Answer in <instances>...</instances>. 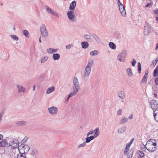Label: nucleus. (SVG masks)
Here are the masks:
<instances>
[{"instance_id":"1","label":"nucleus","mask_w":158,"mask_h":158,"mask_svg":"<svg viewBox=\"0 0 158 158\" xmlns=\"http://www.w3.org/2000/svg\"><path fill=\"white\" fill-rule=\"evenodd\" d=\"M94 61L93 59H91L88 61V64L85 68L83 78L84 79H86L89 75L91 72V69L93 66Z\"/></svg>"},{"instance_id":"2","label":"nucleus","mask_w":158,"mask_h":158,"mask_svg":"<svg viewBox=\"0 0 158 158\" xmlns=\"http://www.w3.org/2000/svg\"><path fill=\"white\" fill-rule=\"evenodd\" d=\"M127 54V52L126 50H122L118 56L117 60L120 62H124Z\"/></svg>"},{"instance_id":"3","label":"nucleus","mask_w":158,"mask_h":158,"mask_svg":"<svg viewBox=\"0 0 158 158\" xmlns=\"http://www.w3.org/2000/svg\"><path fill=\"white\" fill-rule=\"evenodd\" d=\"M18 148L19 152L25 154L28 152L30 149L28 146L24 144H21Z\"/></svg>"},{"instance_id":"4","label":"nucleus","mask_w":158,"mask_h":158,"mask_svg":"<svg viewBox=\"0 0 158 158\" xmlns=\"http://www.w3.org/2000/svg\"><path fill=\"white\" fill-rule=\"evenodd\" d=\"M19 141L16 139L11 140L9 143V145L13 148H16L19 147Z\"/></svg>"},{"instance_id":"5","label":"nucleus","mask_w":158,"mask_h":158,"mask_svg":"<svg viewBox=\"0 0 158 158\" xmlns=\"http://www.w3.org/2000/svg\"><path fill=\"white\" fill-rule=\"evenodd\" d=\"M40 30L42 36L44 38H47L48 35V34L46 27L44 24L42 25Z\"/></svg>"},{"instance_id":"6","label":"nucleus","mask_w":158,"mask_h":158,"mask_svg":"<svg viewBox=\"0 0 158 158\" xmlns=\"http://www.w3.org/2000/svg\"><path fill=\"white\" fill-rule=\"evenodd\" d=\"M73 90L78 92L80 87V85L77 78L76 77L73 79Z\"/></svg>"},{"instance_id":"7","label":"nucleus","mask_w":158,"mask_h":158,"mask_svg":"<svg viewBox=\"0 0 158 158\" xmlns=\"http://www.w3.org/2000/svg\"><path fill=\"white\" fill-rule=\"evenodd\" d=\"M151 30V26L148 23H145L144 28V34L145 35H148Z\"/></svg>"},{"instance_id":"8","label":"nucleus","mask_w":158,"mask_h":158,"mask_svg":"<svg viewBox=\"0 0 158 158\" xmlns=\"http://www.w3.org/2000/svg\"><path fill=\"white\" fill-rule=\"evenodd\" d=\"M73 11H68L67 12V15L69 20L72 22H74L76 18V16L73 14Z\"/></svg>"},{"instance_id":"9","label":"nucleus","mask_w":158,"mask_h":158,"mask_svg":"<svg viewBox=\"0 0 158 158\" xmlns=\"http://www.w3.org/2000/svg\"><path fill=\"white\" fill-rule=\"evenodd\" d=\"M151 107L153 110L157 111L158 109V101L155 100H152L151 102Z\"/></svg>"},{"instance_id":"10","label":"nucleus","mask_w":158,"mask_h":158,"mask_svg":"<svg viewBox=\"0 0 158 158\" xmlns=\"http://www.w3.org/2000/svg\"><path fill=\"white\" fill-rule=\"evenodd\" d=\"M48 111L51 114L54 115L57 113L58 109L56 107L52 106L48 108Z\"/></svg>"},{"instance_id":"11","label":"nucleus","mask_w":158,"mask_h":158,"mask_svg":"<svg viewBox=\"0 0 158 158\" xmlns=\"http://www.w3.org/2000/svg\"><path fill=\"white\" fill-rule=\"evenodd\" d=\"M119 11L122 15L124 17L126 16V12L125 7L123 5L119 6Z\"/></svg>"},{"instance_id":"12","label":"nucleus","mask_w":158,"mask_h":158,"mask_svg":"<svg viewBox=\"0 0 158 158\" xmlns=\"http://www.w3.org/2000/svg\"><path fill=\"white\" fill-rule=\"evenodd\" d=\"M16 87L18 89V93H20L22 92L24 93L26 92V89L25 88L23 87L20 86V85L18 84L16 85Z\"/></svg>"},{"instance_id":"13","label":"nucleus","mask_w":158,"mask_h":158,"mask_svg":"<svg viewBox=\"0 0 158 158\" xmlns=\"http://www.w3.org/2000/svg\"><path fill=\"white\" fill-rule=\"evenodd\" d=\"M58 50V48H50L47 49V52L50 54H53L57 52Z\"/></svg>"},{"instance_id":"14","label":"nucleus","mask_w":158,"mask_h":158,"mask_svg":"<svg viewBox=\"0 0 158 158\" xmlns=\"http://www.w3.org/2000/svg\"><path fill=\"white\" fill-rule=\"evenodd\" d=\"M76 5V2L75 1H73L70 4L69 7V9L70 10H73Z\"/></svg>"},{"instance_id":"15","label":"nucleus","mask_w":158,"mask_h":158,"mask_svg":"<svg viewBox=\"0 0 158 158\" xmlns=\"http://www.w3.org/2000/svg\"><path fill=\"white\" fill-rule=\"evenodd\" d=\"M55 89V88L54 86H52L51 87L48 88L47 90L46 94H48L53 92Z\"/></svg>"},{"instance_id":"16","label":"nucleus","mask_w":158,"mask_h":158,"mask_svg":"<svg viewBox=\"0 0 158 158\" xmlns=\"http://www.w3.org/2000/svg\"><path fill=\"white\" fill-rule=\"evenodd\" d=\"M81 45L83 48L86 49L88 47L89 44L88 42L84 41L81 43Z\"/></svg>"},{"instance_id":"17","label":"nucleus","mask_w":158,"mask_h":158,"mask_svg":"<svg viewBox=\"0 0 158 158\" xmlns=\"http://www.w3.org/2000/svg\"><path fill=\"white\" fill-rule=\"evenodd\" d=\"M118 96L121 98H124L125 97V94L123 91H119L118 93Z\"/></svg>"},{"instance_id":"18","label":"nucleus","mask_w":158,"mask_h":158,"mask_svg":"<svg viewBox=\"0 0 158 158\" xmlns=\"http://www.w3.org/2000/svg\"><path fill=\"white\" fill-rule=\"evenodd\" d=\"M114 37L117 40H120L121 38L120 34L118 32H115L114 34Z\"/></svg>"},{"instance_id":"19","label":"nucleus","mask_w":158,"mask_h":158,"mask_svg":"<svg viewBox=\"0 0 158 158\" xmlns=\"http://www.w3.org/2000/svg\"><path fill=\"white\" fill-rule=\"evenodd\" d=\"M153 117L155 120L158 122V112L156 110L154 111Z\"/></svg>"},{"instance_id":"20","label":"nucleus","mask_w":158,"mask_h":158,"mask_svg":"<svg viewBox=\"0 0 158 158\" xmlns=\"http://www.w3.org/2000/svg\"><path fill=\"white\" fill-rule=\"evenodd\" d=\"M52 57L53 60H58L60 59V54L58 53H55L53 54Z\"/></svg>"},{"instance_id":"21","label":"nucleus","mask_w":158,"mask_h":158,"mask_svg":"<svg viewBox=\"0 0 158 158\" xmlns=\"http://www.w3.org/2000/svg\"><path fill=\"white\" fill-rule=\"evenodd\" d=\"M126 130V128L125 127H122L118 130V133H123Z\"/></svg>"},{"instance_id":"22","label":"nucleus","mask_w":158,"mask_h":158,"mask_svg":"<svg viewBox=\"0 0 158 158\" xmlns=\"http://www.w3.org/2000/svg\"><path fill=\"white\" fill-rule=\"evenodd\" d=\"M126 72L128 77H131L133 75V73L131 69L130 68H127L126 70Z\"/></svg>"},{"instance_id":"23","label":"nucleus","mask_w":158,"mask_h":158,"mask_svg":"<svg viewBox=\"0 0 158 158\" xmlns=\"http://www.w3.org/2000/svg\"><path fill=\"white\" fill-rule=\"evenodd\" d=\"M26 124V122L24 121H20L16 123V124L18 126H24Z\"/></svg>"},{"instance_id":"24","label":"nucleus","mask_w":158,"mask_h":158,"mask_svg":"<svg viewBox=\"0 0 158 158\" xmlns=\"http://www.w3.org/2000/svg\"><path fill=\"white\" fill-rule=\"evenodd\" d=\"M109 47L110 48H111L113 50H115L116 49V45L113 42H109Z\"/></svg>"},{"instance_id":"25","label":"nucleus","mask_w":158,"mask_h":158,"mask_svg":"<svg viewBox=\"0 0 158 158\" xmlns=\"http://www.w3.org/2000/svg\"><path fill=\"white\" fill-rule=\"evenodd\" d=\"M95 138V137L94 136H90V137L88 136L86 138L85 142L86 143H89Z\"/></svg>"},{"instance_id":"26","label":"nucleus","mask_w":158,"mask_h":158,"mask_svg":"<svg viewBox=\"0 0 158 158\" xmlns=\"http://www.w3.org/2000/svg\"><path fill=\"white\" fill-rule=\"evenodd\" d=\"M99 53V52L98 51L94 50L91 51L89 54L91 56H96Z\"/></svg>"},{"instance_id":"27","label":"nucleus","mask_w":158,"mask_h":158,"mask_svg":"<svg viewBox=\"0 0 158 158\" xmlns=\"http://www.w3.org/2000/svg\"><path fill=\"white\" fill-rule=\"evenodd\" d=\"M92 35L97 42H98L99 44H101L102 43V42L100 40L99 38L96 34H93Z\"/></svg>"},{"instance_id":"28","label":"nucleus","mask_w":158,"mask_h":158,"mask_svg":"<svg viewBox=\"0 0 158 158\" xmlns=\"http://www.w3.org/2000/svg\"><path fill=\"white\" fill-rule=\"evenodd\" d=\"M8 145V143L6 140H3L0 142V147H5Z\"/></svg>"},{"instance_id":"29","label":"nucleus","mask_w":158,"mask_h":158,"mask_svg":"<svg viewBox=\"0 0 158 158\" xmlns=\"http://www.w3.org/2000/svg\"><path fill=\"white\" fill-rule=\"evenodd\" d=\"M94 132L95 134L94 135V136L95 138L98 137V136L100 134V132L99 131V128H97L95 129L94 131Z\"/></svg>"},{"instance_id":"30","label":"nucleus","mask_w":158,"mask_h":158,"mask_svg":"<svg viewBox=\"0 0 158 158\" xmlns=\"http://www.w3.org/2000/svg\"><path fill=\"white\" fill-rule=\"evenodd\" d=\"M77 92L78 91H77L76 90H73V91L71 93H70L68 96V98H70L71 97H73L75 95Z\"/></svg>"},{"instance_id":"31","label":"nucleus","mask_w":158,"mask_h":158,"mask_svg":"<svg viewBox=\"0 0 158 158\" xmlns=\"http://www.w3.org/2000/svg\"><path fill=\"white\" fill-rule=\"evenodd\" d=\"M128 120V118L126 117H123L121 119L120 121V124H123Z\"/></svg>"},{"instance_id":"32","label":"nucleus","mask_w":158,"mask_h":158,"mask_svg":"<svg viewBox=\"0 0 158 158\" xmlns=\"http://www.w3.org/2000/svg\"><path fill=\"white\" fill-rule=\"evenodd\" d=\"M17 158H26V154L19 152L17 155Z\"/></svg>"},{"instance_id":"33","label":"nucleus","mask_w":158,"mask_h":158,"mask_svg":"<svg viewBox=\"0 0 158 158\" xmlns=\"http://www.w3.org/2000/svg\"><path fill=\"white\" fill-rule=\"evenodd\" d=\"M48 59V57L47 56H44L43 57L41 60V63H44Z\"/></svg>"},{"instance_id":"34","label":"nucleus","mask_w":158,"mask_h":158,"mask_svg":"<svg viewBox=\"0 0 158 158\" xmlns=\"http://www.w3.org/2000/svg\"><path fill=\"white\" fill-rule=\"evenodd\" d=\"M137 154L138 156L141 157H143L145 156L144 153L141 151H138L137 152Z\"/></svg>"},{"instance_id":"35","label":"nucleus","mask_w":158,"mask_h":158,"mask_svg":"<svg viewBox=\"0 0 158 158\" xmlns=\"http://www.w3.org/2000/svg\"><path fill=\"white\" fill-rule=\"evenodd\" d=\"M153 73L154 76L157 77L158 76V66L156 67V68L155 69Z\"/></svg>"},{"instance_id":"36","label":"nucleus","mask_w":158,"mask_h":158,"mask_svg":"<svg viewBox=\"0 0 158 158\" xmlns=\"http://www.w3.org/2000/svg\"><path fill=\"white\" fill-rule=\"evenodd\" d=\"M38 153V152L37 150L36 149H34L32 150L31 155L32 156H34L35 155H37Z\"/></svg>"},{"instance_id":"37","label":"nucleus","mask_w":158,"mask_h":158,"mask_svg":"<svg viewBox=\"0 0 158 158\" xmlns=\"http://www.w3.org/2000/svg\"><path fill=\"white\" fill-rule=\"evenodd\" d=\"M146 148L148 151L151 152H152L155 151L156 150V147H152V148H151V147L148 148V149H147V148Z\"/></svg>"},{"instance_id":"38","label":"nucleus","mask_w":158,"mask_h":158,"mask_svg":"<svg viewBox=\"0 0 158 158\" xmlns=\"http://www.w3.org/2000/svg\"><path fill=\"white\" fill-rule=\"evenodd\" d=\"M22 31L23 33L25 36L27 37H28L29 36V33L27 30H23Z\"/></svg>"},{"instance_id":"39","label":"nucleus","mask_w":158,"mask_h":158,"mask_svg":"<svg viewBox=\"0 0 158 158\" xmlns=\"http://www.w3.org/2000/svg\"><path fill=\"white\" fill-rule=\"evenodd\" d=\"M10 36L14 41H17L19 40L18 36L15 35H10Z\"/></svg>"},{"instance_id":"40","label":"nucleus","mask_w":158,"mask_h":158,"mask_svg":"<svg viewBox=\"0 0 158 158\" xmlns=\"http://www.w3.org/2000/svg\"><path fill=\"white\" fill-rule=\"evenodd\" d=\"M131 145H130V144H127L126 145V146L125 148L124 149V154H125L126 152H127L128 151V149L129 148H130Z\"/></svg>"},{"instance_id":"41","label":"nucleus","mask_w":158,"mask_h":158,"mask_svg":"<svg viewBox=\"0 0 158 158\" xmlns=\"http://www.w3.org/2000/svg\"><path fill=\"white\" fill-rule=\"evenodd\" d=\"M138 71L139 73H140L141 72V64L140 62H138Z\"/></svg>"},{"instance_id":"42","label":"nucleus","mask_w":158,"mask_h":158,"mask_svg":"<svg viewBox=\"0 0 158 158\" xmlns=\"http://www.w3.org/2000/svg\"><path fill=\"white\" fill-rule=\"evenodd\" d=\"M84 37L88 41H89L91 38L90 36L89 35H85Z\"/></svg>"},{"instance_id":"43","label":"nucleus","mask_w":158,"mask_h":158,"mask_svg":"<svg viewBox=\"0 0 158 158\" xmlns=\"http://www.w3.org/2000/svg\"><path fill=\"white\" fill-rule=\"evenodd\" d=\"M5 112V110L3 109L0 112V118L2 119V118L4 115V113Z\"/></svg>"},{"instance_id":"44","label":"nucleus","mask_w":158,"mask_h":158,"mask_svg":"<svg viewBox=\"0 0 158 158\" xmlns=\"http://www.w3.org/2000/svg\"><path fill=\"white\" fill-rule=\"evenodd\" d=\"M5 112V110L3 109L0 112V118L2 119V118L4 115V113Z\"/></svg>"},{"instance_id":"45","label":"nucleus","mask_w":158,"mask_h":158,"mask_svg":"<svg viewBox=\"0 0 158 158\" xmlns=\"http://www.w3.org/2000/svg\"><path fill=\"white\" fill-rule=\"evenodd\" d=\"M86 142H84L83 143L79 144L78 146V148H80L81 147H85L86 145Z\"/></svg>"},{"instance_id":"46","label":"nucleus","mask_w":158,"mask_h":158,"mask_svg":"<svg viewBox=\"0 0 158 158\" xmlns=\"http://www.w3.org/2000/svg\"><path fill=\"white\" fill-rule=\"evenodd\" d=\"M46 9L47 10V11L49 13L52 11V10L50 8L48 7V6H45Z\"/></svg>"},{"instance_id":"47","label":"nucleus","mask_w":158,"mask_h":158,"mask_svg":"<svg viewBox=\"0 0 158 158\" xmlns=\"http://www.w3.org/2000/svg\"><path fill=\"white\" fill-rule=\"evenodd\" d=\"M132 65L133 66L135 67L136 63V60L134 59H133V61L131 62Z\"/></svg>"},{"instance_id":"48","label":"nucleus","mask_w":158,"mask_h":158,"mask_svg":"<svg viewBox=\"0 0 158 158\" xmlns=\"http://www.w3.org/2000/svg\"><path fill=\"white\" fill-rule=\"evenodd\" d=\"M73 46V45L72 44H69L66 46V48L67 49H70L71 47Z\"/></svg>"},{"instance_id":"49","label":"nucleus","mask_w":158,"mask_h":158,"mask_svg":"<svg viewBox=\"0 0 158 158\" xmlns=\"http://www.w3.org/2000/svg\"><path fill=\"white\" fill-rule=\"evenodd\" d=\"M147 78L143 77V78L141 82L143 83H145L147 82Z\"/></svg>"},{"instance_id":"50","label":"nucleus","mask_w":158,"mask_h":158,"mask_svg":"<svg viewBox=\"0 0 158 158\" xmlns=\"http://www.w3.org/2000/svg\"><path fill=\"white\" fill-rule=\"evenodd\" d=\"M122 110L121 109L119 110L117 112V114L118 115H120L122 114Z\"/></svg>"},{"instance_id":"51","label":"nucleus","mask_w":158,"mask_h":158,"mask_svg":"<svg viewBox=\"0 0 158 158\" xmlns=\"http://www.w3.org/2000/svg\"><path fill=\"white\" fill-rule=\"evenodd\" d=\"M157 61H158V60H154L153 61H152V64L154 65H156L157 63Z\"/></svg>"},{"instance_id":"52","label":"nucleus","mask_w":158,"mask_h":158,"mask_svg":"<svg viewBox=\"0 0 158 158\" xmlns=\"http://www.w3.org/2000/svg\"><path fill=\"white\" fill-rule=\"evenodd\" d=\"M94 132L93 131H90L87 134V136H89L90 135L92 134Z\"/></svg>"},{"instance_id":"53","label":"nucleus","mask_w":158,"mask_h":158,"mask_svg":"<svg viewBox=\"0 0 158 158\" xmlns=\"http://www.w3.org/2000/svg\"><path fill=\"white\" fill-rule=\"evenodd\" d=\"M154 81L156 85H158V77H157L155 79Z\"/></svg>"},{"instance_id":"54","label":"nucleus","mask_w":158,"mask_h":158,"mask_svg":"<svg viewBox=\"0 0 158 158\" xmlns=\"http://www.w3.org/2000/svg\"><path fill=\"white\" fill-rule=\"evenodd\" d=\"M148 76V71H145V74L143 77H144L147 78V76Z\"/></svg>"},{"instance_id":"55","label":"nucleus","mask_w":158,"mask_h":158,"mask_svg":"<svg viewBox=\"0 0 158 158\" xmlns=\"http://www.w3.org/2000/svg\"><path fill=\"white\" fill-rule=\"evenodd\" d=\"M132 154H130L129 155H127V158H132Z\"/></svg>"},{"instance_id":"56","label":"nucleus","mask_w":158,"mask_h":158,"mask_svg":"<svg viewBox=\"0 0 158 158\" xmlns=\"http://www.w3.org/2000/svg\"><path fill=\"white\" fill-rule=\"evenodd\" d=\"M154 13L155 14L158 15V9H156L154 11Z\"/></svg>"},{"instance_id":"57","label":"nucleus","mask_w":158,"mask_h":158,"mask_svg":"<svg viewBox=\"0 0 158 158\" xmlns=\"http://www.w3.org/2000/svg\"><path fill=\"white\" fill-rule=\"evenodd\" d=\"M69 98H68V97L65 100L64 102L65 103H67L69 101Z\"/></svg>"},{"instance_id":"58","label":"nucleus","mask_w":158,"mask_h":158,"mask_svg":"<svg viewBox=\"0 0 158 158\" xmlns=\"http://www.w3.org/2000/svg\"><path fill=\"white\" fill-rule=\"evenodd\" d=\"M133 118V116L132 114H131L129 117L128 118L130 119H131Z\"/></svg>"},{"instance_id":"59","label":"nucleus","mask_w":158,"mask_h":158,"mask_svg":"<svg viewBox=\"0 0 158 158\" xmlns=\"http://www.w3.org/2000/svg\"><path fill=\"white\" fill-rule=\"evenodd\" d=\"M118 4L119 6H121V5H123L121 3L119 0H118Z\"/></svg>"},{"instance_id":"60","label":"nucleus","mask_w":158,"mask_h":158,"mask_svg":"<svg viewBox=\"0 0 158 158\" xmlns=\"http://www.w3.org/2000/svg\"><path fill=\"white\" fill-rule=\"evenodd\" d=\"M156 143L155 142H153V143L151 144V146H154V147H156Z\"/></svg>"},{"instance_id":"61","label":"nucleus","mask_w":158,"mask_h":158,"mask_svg":"<svg viewBox=\"0 0 158 158\" xmlns=\"http://www.w3.org/2000/svg\"><path fill=\"white\" fill-rule=\"evenodd\" d=\"M151 5V3H148L147 5H146V7H148L149 6H150Z\"/></svg>"},{"instance_id":"62","label":"nucleus","mask_w":158,"mask_h":158,"mask_svg":"<svg viewBox=\"0 0 158 158\" xmlns=\"http://www.w3.org/2000/svg\"><path fill=\"white\" fill-rule=\"evenodd\" d=\"M134 140V138H132L131 139V142H130L129 143L130 144V145H131V144L133 142V141Z\"/></svg>"},{"instance_id":"63","label":"nucleus","mask_w":158,"mask_h":158,"mask_svg":"<svg viewBox=\"0 0 158 158\" xmlns=\"http://www.w3.org/2000/svg\"><path fill=\"white\" fill-rule=\"evenodd\" d=\"M27 140V138H24V139H23V140L22 141H23V143L26 142Z\"/></svg>"},{"instance_id":"64","label":"nucleus","mask_w":158,"mask_h":158,"mask_svg":"<svg viewBox=\"0 0 158 158\" xmlns=\"http://www.w3.org/2000/svg\"><path fill=\"white\" fill-rule=\"evenodd\" d=\"M158 49V43H157L156 44V47L155 48V49L156 50H157Z\"/></svg>"}]
</instances>
